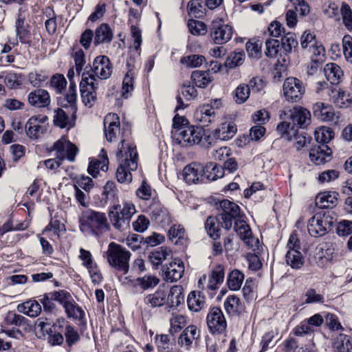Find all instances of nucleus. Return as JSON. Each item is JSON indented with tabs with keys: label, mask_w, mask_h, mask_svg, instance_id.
Wrapping results in <instances>:
<instances>
[{
	"label": "nucleus",
	"mask_w": 352,
	"mask_h": 352,
	"mask_svg": "<svg viewBox=\"0 0 352 352\" xmlns=\"http://www.w3.org/2000/svg\"><path fill=\"white\" fill-rule=\"evenodd\" d=\"M219 207L222 210L221 219L223 222V227L226 230H229L232 226V221L240 217L239 206L228 199L220 201Z\"/></svg>",
	"instance_id": "obj_10"
},
{
	"label": "nucleus",
	"mask_w": 352,
	"mask_h": 352,
	"mask_svg": "<svg viewBox=\"0 0 352 352\" xmlns=\"http://www.w3.org/2000/svg\"><path fill=\"white\" fill-rule=\"evenodd\" d=\"M343 53L346 60L352 64V36L346 34L342 38Z\"/></svg>",
	"instance_id": "obj_64"
},
{
	"label": "nucleus",
	"mask_w": 352,
	"mask_h": 352,
	"mask_svg": "<svg viewBox=\"0 0 352 352\" xmlns=\"http://www.w3.org/2000/svg\"><path fill=\"white\" fill-rule=\"evenodd\" d=\"M113 72L112 65L109 58L106 56H97L93 62L92 66L86 67L82 73H87L98 83V79L106 80L110 77Z\"/></svg>",
	"instance_id": "obj_5"
},
{
	"label": "nucleus",
	"mask_w": 352,
	"mask_h": 352,
	"mask_svg": "<svg viewBox=\"0 0 352 352\" xmlns=\"http://www.w3.org/2000/svg\"><path fill=\"white\" fill-rule=\"evenodd\" d=\"M287 141L293 142L294 146L299 151L305 147L307 142H309V139L305 135L304 133H300L296 129L294 134L291 137V140Z\"/></svg>",
	"instance_id": "obj_61"
},
{
	"label": "nucleus",
	"mask_w": 352,
	"mask_h": 352,
	"mask_svg": "<svg viewBox=\"0 0 352 352\" xmlns=\"http://www.w3.org/2000/svg\"><path fill=\"white\" fill-rule=\"evenodd\" d=\"M135 213L134 204L125 202L122 205L116 204L111 206L109 210V218L115 229L124 231L129 228L132 217Z\"/></svg>",
	"instance_id": "obj_2"
},
{
	"label": "nucleus",
	"mask_w": 352,
	"mask_h": 352,
	"mask_svg": "<svg viewBox=\"0 0 352 352\" xmlns=\"http://www.w3.org/2000/svg\"><path fill=\"white\" fill-rule=\"evenodd\" d=\"M50 87L55 90L57 94L62 93L66 88L67 80L63 75L56 74L50 79Z\"/></svg>",
	"instance_id": "obj_55"
},
{
	"label": "nucleus",
	"mask_w": 352,
	"mask_h": 352,
	"mask_svg": "<svg viewBox=\"0 0 352 352\" xmlns=\"http://www.w3.org/2000/svg\"><path fill=\"white\" fill-rule=\"evenodd\" d=\"M190 32L195 36H203L207 33V27L201 21L190 19L188 22Z\"/></svg>",
	"instance_id": "obj_56"
},
{
	"label": "nucleus",
	"mask_w": 352,
	"mask_h": 352,
	"mask_svg": "<svg viewBox=\"0 0 352 352\" xmlns=\"http://www.w3.org/2000/svg\"><path fill=\"white\" fill-rule=\"evenodd\" d=\"M200 337V331L197 327L195 325H190L186 327L184 331L179 336L178 339V343L182 347L186 349L190 348L193 343Z\"/></svg>",
	"instance_id": "obj_23"
},
{
	"label": "nucleus",
	"mask_w": 352,
	"mask_h": 352,
	"mask_svg": "<svg viewBox=\"0 0 352 352\" xmlns=\"http://www.w3.org/2000/svg\"><path fill=\"white\" fill-rule=\"evenodd\" d=\"M54 150L56 151V159L60 161L67 159L74 162L78 152L77 147L64 137L55 142Z\"/></svg>",
	"instance_id": "obj_14"
},
{
	"label": "nucleus",
	"mask_w": 352,
	"mask_h": 352,
	"mask_svg": "<svg viewBox=\"0 0 352 352\" xmlns=\"http://www.w3.org/2000/svg\"><path fill=\"white\" fill-rule=\"evenodd\" d=\"M136 169H131L128 165L119 164L116 170V178L120 183H130L132 181L131 171Z\"/></svg>",
	"instance_id": "obj_53"
},
{
	"label": "nucleus",
	"mask_w": 352,
	"mask_h": 352,
	"mask_svg": "<svg viewBox=\"0 0 352 352\" xmlns=\"http://www.w3.org/2000/svg\"><path fill=\"white\" fill-rule=\"evenodd\" d=\"M342 23L349 31L352 30V10L349 5L342 3L341 7Z\"/></svg>",
	"instance_id": "obj_63"
},
{
	"label": "nucleus",
	"mask_w": 352,
	"mask_h": 352,
	"mask_svg": "<svg viewBox=\"0 0 352 352\" xmlns=\"http://www.w3.org/2000/svg\"><path fill=\"white\" fill-rule=\"evenodd\" d=\"M324 73L327 80L331 84H338L343 76L340 67L334 63L327 64L324 68Z\"/></svg>",
	"instance_id": "obj_34"
},
{
	"label": "nucleus",
	"mask_w": 352,
	"mask_h": 352,
	"mask_svg": "<svg viewBox=\"0 0 352 352\" xmlns=\"http://www.w3.org/2000/svg\"><path fill=\"white\" fill-rule=\"evenodd\" d=\"M80 228L83 232L99 235L109 230L110 226L104 213L94 210H87L80 219Z\"/></svg>",
	"instance_id": "obj_1"
},
{
	"label": "nucleus",
	"mask_w": 352,
	"mask_h": 352,
	"mask_svg": "<svg viewBox=\"0 0 352 352\" xmlns=\"http://www.w3.org/2000/svg\"><path fill=\"white\" fill-rule=\"evenodd\" d=\"M338 193L326 191L319 193L316 197V204L320 208H331L336 206Z\"/></svg>",
	"instance_id": "obj_27"
},
{
	"label": "nucleus",
	"mask_w": 352,
	"mask_h": 352,
	"mask_svg": "<svg viewBox=\"0 0 352 352\" xmlns=\"http://www.w3.org/2000/svg\"><path fill=\"white\" fill-rule=\"evenodd\" d=\"M188 307L190 310L197 312L205 305V298L200 292H191L187 299Z\"/></svg>",
	"instance_id": "obj_42"
},
{
	"label": "nucleus",
	"mask_w": 352,
	"mask_h": 352,
	"mask_svg": "<svg viewBox=\"0 0 352 352\" xmlns=\"http://www.w3.org/2000/svg\"><path fill=\"white\" fill-rule=\"evenodd\" d=\"M191 80L200 88L206 87L212 80L209 72L196 70L192 73Z\"/></svg>",
	"instance_id": "obj_44"
},
{
	"label": "nucleus",
	"mask_w": 352,
	"mask_h": 352,
	"mask_svg": "<svg viewBox=\"0 0 352 352\" xmlns=\"http://www.w3.org/2000/svg\"><path fill=\"white\" fill-rule=\"evenodd\" d=\"M333 102L338 108H348L352 104V97L351 95L341 89H333L331 91Z\"/></svg>",
	"instance_id": "obj_32"
},
{
	"label": "nucleus",
	"mask_w": 352,
	"mask_h": 352,
	"mask_svg": "<svg viewBox=\"0 0 352 352\" xmlns=\"http://www.w3.org/2000/svg\"><path fill=\"white\" fill-rule=\"evenodd\" d=\"M234 221V230L246 246L253 251L258 250L259 241L258 239L253 236L250 226L247 222L242 219L241 217Z\"/></svg>",
	"instance_id": "obj_9"
},
{
	"label": "nucleus",
	"mask_w": 352,
	"mask_h": 352,
	"mask_svg": "<svg viewBox=\"0 0 352 352\" xmlns=\"http://www.w3.org/2000/svg\"><path fill=\"white\" fill-rule=\"evenodd\" d=\"M197 96V91L194 86L190 84L184 85L178 91L176 99L177 105L175 107V111H179L184 109L187 107L188 104H185L184 100L190 101L194 100Z\"/></svg>",
	"instance_id": "obj_21"
},
{
	"label": "nucleus",
	"mask_w": 352,
	"mask_h": 352,
	"mask_svg": "<svg viewBox=\"0 0 352 352\" xmlns=\"http://www.w3.org/2000/svg\"><path fill=\"white\" fill-rule=\"evenodd\" d=\"M204 166L197 162H192L186 166L183 170V177L189 184H197L202 181Z\"/></svg>",
	"instance_id": "obj_18"
},
{
	"label": "nucleus",
	"mask_w": 352,
	"mask_h": 352,
	"mask_svg": "<svg viewBox=\"0 0 352 352\" xmlns=\"http://www.w3.org/2000/svg\"><path fill=\"white\" fill-rule=\"evenodd\" d=\"M224 308L228 314H236L241 308L239 298L234 295L228 296L224 302Z\"/></svg>",
	"instance_id": "obj_52"
},
{
	"label": "nucleus",
	"mask_w": 352,
	"mask_h": 352,
	"mask_svg": "<svg viewBox=\"0 0 352 352\" xmlns=\"http://www.w3.org/2000/svg\"><path fill=\"white\" fill-rule=\"evenodd\" d=\"M54 123L60 128L69 129L74 125L73 117L70 118L62 109H57L54 111Z\"/></svg>",
	"instance_id": "obj_37"
},
{
	"label": "nucleus",
	"mask_w": 352,
	"mask_h": 352,
	"mask_svg": "<svg viewBox=\"0 0 352 352\" xmlns=\"http://www.w3.org/2000/svg\"><path fill=\"white\" fill-rule=\"evenodd\" d=\"M79 258L82 262V265L89 270L92 278H100V274L96 270V264L94 262L92 255L89 251L80 248Z\"/></svg>",
	"instance_id": "obj_33"
},
{
	"label": "nucleus",
	"mask_w": 352,
	"mask_h": 352,
	"mask_svg": "<svg viewBox=\"0 0 352 352\" xmlns=\"http://www.w3.org/2000/svg\"><path fill=\"white\" fill-rule=\"evenodd\" d=\"M207 324L212 333H221L227 327L226 318L219 307H212L207 315Z\"/></svg>",
	"instance_id": "obj_13"
},
{
	"label": "nucleus",
	"mask_w": 352,
	"mask_h": 352,
	"mask_svg": "<svg viewBox=\"0 0 352 352\" xmlns=\"http://www.w3.org/2000/svg\"><path fill=\"white\" fill-rule=\"evenodd\" d=\"M244 280V274L239 270L231 271L227 278V285L230 289L239 290Z\"/></svg>",
	"instance_id": "obj_45"
},
{
	"label": "nucleus",
	"mask_w": 352,
	"mask_h": 352,
	"mask_svg": "<svg viewBox=\"0 0 352 352\" xmlns=\"http://www.w3.org/2000/svg\"><path fill=\"white\" fill-rule=\"evenodd\" d=\"M205 229L213 240L216 241L221 236V225L217 217H208L205 222Z\"/></svg>",
	"instance_id": "obj_39"
},
{
	"label": "nucleus",
	"mask_w": 352,
	"mask_h": 352,
	"mask_svg": "<svg viewBox=\"0 0 352 352\" xmlns=\"http://www.w3.org/2000/svg\"><path fill=\"white\" fill-rule=\"evenodd\" d=\"M333 135L332 129L327 126L318 128L314 132L315 140L320 144L327 145L333 139Z\"/></svg>",
	"instance_id": "obj_48"
},
{
	"label": "nucleus",
	"mask_w": 352,
	"mask_h": 352,
	"mask_svg": "<svg viewBox=\"0 0 352 352\" xmlns=\"http://www.w3.org/2000/svg\"><path fill=\"white\" fill-rule=\"evenodd\" d=\"M205 6L200 0H191L187 6L188 14L195 18H201L206 13Z\"/></svg>",
	"instance_id": "obj_51"
},
{
	"label": "nucleus",
	"mask_w": 352,
	"mask_h": 352,
	"mask_svg": "<svg viewBox=\"0 0 352 352\" xmlns=\"http://www.w3.org/2000/svg\"><path fill=\"white\" fill-rule=\"evenodd\" d=\"M329 217L325 214L316 213L309 221L307 230L309 234L314 237L323 236L330 227Z\"/></svg>",
	"instance_id": "obj_12"
},
{
	"label": "nucleus",
	"mask_w": 352,
	"mask_h": 352,
	"mask_svg": "<svg viewBox=\"0 0 352 352\" xmlns=\"http://www.w3.org/2000/svg\"><path fill=\"white\" fill-rule=\"evenodd\" d=\"M314 115L323 121L333 120L335 112L333 107L324 102H318L313 105Z\"/></svg>",
	"instance_id": "obj_26"
},
{
	"label": "nucleus",
	"mask_w": 352,
	"mask_h": 352,
	"mask_svg": "<svg viewBox=\"0 0 352 352\" xmlns=\"http://www.w3.org/2000/svg\"><path fill=\"white\" fill-rule=\"evenodd\" d=\"M63 308L68 318L82 320L85 317L84 311L76 303L73 298Z\"/></svg>",
	"instance_id": "obj_49"
},
{
	"label": "nucleus",
	"mask_w": 352,
	"mask_h": 352,
	"mask_svg": "<svg viewBox=\"0 0 352 352\" xmlns=\"http://www.w3.org/2000/svg\"><path fill=\"white\" fill-rule=\"evenodd\" d=\"M287 264L292 269L300 270L304 265L305 259L302 253L298 250H288L285 255Z\"/></svg>",
	"instance_id": "obj_36"
},
{
	"label": "nucleus",
	"mask_w": 352,
	"mask_h": 352,
	"mask_svg": "<svg viewBox=\"0 0 352 352\" xmlns=\"http://www.w3.org/2000/svg\"><path fill=\"white\" fill-rule=\"evenodd\" d=\"M283 113L289 118L294 125L300 128H305L311 123V113L303 107H295L291 109L283 110Z\"/></svg>",
	"instance_id": "obj_15"
},
{
	"label": "nucleus",
	"mask_w": 352,
	"mask_h": 352,
	"mask_svg": "<svg viewBox=\"0 0 352 352\" xmlns=\"http://www.w3.org/2000/svg\"><path fill=\"white\" fill-rule=\"evenodd\" d=\"M52 292L45 293L38 296V300L43 305V311L47 313H52L54 311L56 305L54 303V299L51 298Z\"/></svg>",
	"instance_id": "obj_60"
},
{
	"label": "nucleus",
	"mask_w": 352,
	"mask_h": 352,
	"mask_svg": "<svg viewBox=\"0 0 352 352\" xmlns=\"http://www.w3.org/2000/svg\"><path fill=\"white\" fill-rule=\"evenodd\" d=\"M98 83L90 78L87 73L82 74V79L80 83V91L82 102L86 107L91 108L95 104L97 99L96 90Z\"/></svg>",
	"instance_id": "obj_7"
},
{
	"label": "nucleus",
	"mask_w": 352,
	"mask_h": 352,
	"mask_svg": "<svg viewBox=\"0 0 352 352\" xmlns=\"http://www.w3.org/2000/svg\"><path fill=\"white\" fill-rule=\"evenodd\" d=\"M17 310L30 317H36L41 311V306L37 300H29L17 306Z\"/></svg>",
	"instance_id": "obj_35"
},
{
	"label": "nucleus",
	"mask_w": 352,
	"mask_h": 352,
	"mask_svg": "<svg viewBox=\"0 0 352 352\" xmlns=\"http://www.w3.org/2000/svg\"><path fill=\"white\" fill-rule=\"evenodd\" d=\"M28 101L31 106L44 108L50 105L51 99L47 91L43 89H36L29 93Z\"/></svg>",
	"instance_id": "obj_20"
},
{
	"label": "nucleus",
	"mask_w": 352,
	"mask_h": 352,
	"mask_svg": "<svg viewBox=\"0 0 352 352\" xmlns=\"http://www.w3.org/2000/svg\"><path fill=\"white\" fill-rule=\"evenodd\" d=\"M106 255L107 261L112 267L124 274L128 273L131 256L129 251L115 242H111L108 245Z\"/></svg>",
	"instance_id": "obj_3"
},
{
	"label": "nucleus",
	"mask_w": 352,
	"mask_h": 352,
	"mask_svg": "<svg viewBox=\"0 0 352 352\" xmlns=\"http://www.w3.org/2000/svg\"><path fill=\"white\" fill-rule=\"evenodd\" d=\"M184 298L182 286L174 285L169 290L166 296V302L170 304V307H177L184 301Z\"/></svg>",
	"instance_id": "obj_46"
},
{
	"label": "nucleus",
	"mask_w": 352,
	"mask_h": 352,
	"mask_svg": "<svg viewBox=\"0 0 352 352\" xmlns=\"http://www.w3.org/2000/svg\"><path fill=\"white\" fill-rule=\"evenodd\" d=\"M170 252L168 248L162 246L151 252L148 258L153 265L158 266L170 255Z\"/></svg>",
	"instance_id": "obj_47"
},
{
	"label": "nucleus",
	"mask_w": 352,
	"mask_h": 352,
	"mask_svg": "<svg viewBox=\"0 0 352 352\" xmlns=\"http://www.w3.org/2000/svg\"><path fill=\"white\" fill-rule=\"evenodd\" d=\"M113 32L109 25L101 24L95 30L94 43L98 45L101 43H109L113 39Z\"/></svg>",
	"instance_id": "obj_29"
},
{
	"label": "nucleus",
	"mask_w": 352,
	"mask_h": 352,
	"mask_svg": "<svg viewBox=\"0 0 352 352\" xmlns=\"http://www.w3.org/2000/svg\"><path fill=\"white\" fill-rule=\"evenodd\" d=\"M48 118L43 115L33 116L26 122L25 131L28 136L31 138H37L46 131L44 124Z\"/></svg>",
	"instance_id": "obj_16"
},
{
	"label": "nucleus",
	"mask_w": 352,
	"mask_h": 352,
	"mask_svg": "<svg viewBox=\"0 0 352 352\" xmlns=\"http://www.w3.org/2000/svg\"><path fill=\"white\" fill-rule=\"evenodd\" d=\"M25 16L22 12H19L18 18L15 22V28L16 36L23 43H26L29 41V31L25 26Z\"/></svg>",
	"instance_id": "obj_41"
},
{
	"label": "nucleus",
	"mask_w": 352,
	"mask_h": 352,
	"mask_svg": "<svg viewBox=\"0 0 352 352\" xmlns=\"http://www.w3.org/2000/svg\"><path fill=\"white\" fill-rule=\"evenodd\" d=\"M250 94V87L245 84H241L234 91V100L237 104H243L249 98Z\"/></svg>",
	"instance_id": "obj_54"
},
{
	"label": "nucleus",
	"mask_w": 352,
	"mask_h": 352,
	"mask_svg": "<svg viewBox=\"0 0 352 352\" xmlns=\"http://www.w3.org/2000/svg\"><path fill=\"white\" fill-rule=\"evenodd\" d=\"M118 148L116 157L119 164L128 165L131 169H137L138 154L136 146L130 141L122 139Z\"/></svg>",
	"instance_id": "obj_6"
},
{
	"label": "nucleus",
	"mask_w": 352,
	"mask_h": 352,
	"mask_svg": "<svg viewBox=\"0 0 352 352\" xmlns=\"http://www.w3.org/2000/svg\"><path fill=\"white\" fill-rule=\"evenodd\" d=\"M236 126L232 122H223L214 131V137L221 140L231 139L236 133Z\"/></svg>",
	"instance_id": "obj_31"
},
{
	"label": "nucleus",
	"mask_w": 352,
	"mask_h": 352,
	"mask_svg": "<svg viewBox=\"0 0 352 352\" xmlns=\"http://www.w3.org/2000/svg\"><path fill=\"white\" fill-rule=\"evenodd\" d=\"M232 36V28L224 24L221 20H214L211 25L210 36L217 45H222L230 40Z\"/></svg>",
	"instance_id": "obj_11"
},
{
	"label": "nucleus",
	"mask_w": 352,
	"mask_h": 352,
	"mask_svg": "<svg viewBox=\"0 0 352 352\" xmlns=\"http://www.w3.org/2000/svg\"><path fill=\"white\" fill-rule=\"evenodd\" d=\"M331 150L327 145L320 144L309 151L310 160L316 165H320L331 159Z\"/></svg>",
	"instance_id": "obj_22"
},
{
	"label": "nucleus",
	"mask_w": 352,
	"mask_h": 352,
	"mask_svg": "<svg viewBox=\"0 0 352 352\" xmlns=\"http://www.w3.org/2000/svg\"><path fill=\"white\" fill-rule=\"evenodd\" d=\"M311 54L310 58L315 59L316 62L323 63L325 60V50L322 44L317 42L316 45L308 50Z\"/></svg>",
	"instance_id": "obj_58"
},
{
	"label": "nucleus",
	"mask_w": 352,
	"mask_h": 352,
	"mask_svg": "<svg viewBox=\"0 0 352 352\" xmlns=\"http://www.w3.org/2000/svg\"><path fill=\"white\" fill-rule=\"evenodd\" d=\"M126 65L129 67V69L123 79L122 88V96L124 97L125 98H128L131 96V92L134 89L133 82L135 74L133 69L132 68H130V63L129 61H127Z\"/></svg>",
	"instance_id": "obj_38"
},
{
	"label": "nucleus",
	"mask_w": 352,
	"mask_h": 352,
	"mask_svg": "<svg viewBox=\"0 0 352 352\" xmlns=\"http://www.w3.org/2000/svg\"><path fill=\"white\" fill-rule=\"evenodd\" d=\"M144 302L152 307H160L166 302V294L162 290H157L154 294L146 296Z\"/></svg>",
	"instance_id": "obj_50"
},
{
	"label": "nucleus",
	"mask_w": 352,
	"mask_h": 352,
	"mask_svg": "<svg viewBox=\"0 0 352 352\" xmlns=\"http://www.w3.org/2000/svg\"><path fill=\"white\" fill-rule=\"evenodd\" d=\"M333 347L336 352H352V337L339 333L335 336Z\"/></svg>",
	"instance_id": "obj_30"
},
{
	"label": "nucleus",
	"mask_w": 352,
	"mask_h": 352,
	"mask_svg": "<svg viewBox=\"0 0 352 352\" xmlns=\"http://www.w3.org/2000/svg\"><path fill=\"white\" fill-rule=\"evenodd\" d=\"M203 174L208 180L214 181L224 175V169L221 166L210 162L204 166Z\"/></svg>",
	"instance_id": "obj_40"
},
{
	"label": "nucleus",
	"mask_w": 352,
	"mask_h": 352,
	"mask_svg": "<svg viewBox=\"0 0 352 352\" xmlns=\"http://www.w3.org/2000/svg\"><path fill=\"white\" fill-rule=\"evenodd\" d=\"M306 304L324 303V296L316 292L315 289L309 288L305 293Z\"/></svg>",
	"instance_id": "obj_59"
},
{
	"label": "nucleus",
	"mask_w": 352,
	"mask_h": 352,
	"mask_svg": "<svg viewBox=\"0 0 352 352\" xmlns=\"http://www.w3.org/2000/svg\"><path fill=\"white\" fill-rule=\"evenodd\" d=\"M160 282L159 278L151 274L145 275L142 277L138 278L133 281L135 287H140L143 290L154 288Z\"/></svg>",
	"instance_id": "obj_43"
},
{
	"label": "nucleus",
	"mask_w": 352,
	"mask_h": 352,
	"mask_svg": "<svg viewBox=\"0 0 352 352\" xmlns=\"http://www.w3.org/2000/svg\"><path fill=\"white\" fill-rule=\"evenodd\" d=\"M164 279L167 282H176L183 276L184 265L182 261L175 259L170 262L164 270Z\"/></svg>",
	"instance_id": "obj_19"
},
{
	"label": "nucleus",
	"mask_w": 352,
	"mask_h": 352,
	"mask_svg": "<svg viewBox=\"0 0 352 352\" xmlns=\"http://www.w3.org/2000/svg\"><path fill=\"white\" fill-rule=\"evenodd\" d=\"M224 276V267L221 265L215 266L208 276L206 289L215 290L223 282Z\"/></svg>",
	"instance_id": "obj_28"
},
{
	"label": "nucleus",
	"mask_w": 352,
	"mask_h": 352,
	"mask_svg": "<svg viewBox=\"0 0 352 352\" xmlns=\"http://www.w3.org/2000/svg\"><path fill=\"white\" fill-rule=\"evenodd\" d=\"M283 90L284 97L287 101L298 102L305 93V87L298 78L289 77L284 81Z\"/></svg>",
	"instance_id": "obj_8"
},
{
	"label": "nucleus",
	"mask_w": 352,
	"mask_h": 352,
	"mask_svg": "<svg viewBox=\"0 0 352 352\" xmlns=\"http://www.w3.org/2000/svg\"><path fill=\"white\" fill-rule=\"evenodd\" d=\"M195 118L204 126H207L215 120V111L210 104L199 107L195 112Z\"/></svg>",
	"instance_id": "obj_25"
},
{
	"label": "nucleus",
	"mask_w": 352,
	"mask_h": 352,
	"mask_svg": "<svg viewBox=\"0 0 352 352\" xmlns=\"http://www.w3.org/2000/svg\"><path fill=\"white\" fill-rule=\"evenodd\" d=\"M100 159H94L90 161L88 173L94 177H96L100 170L107 171L108 170L109 159L104 149L101 150Z\"/></svg>",
	"instance_id": "obj_24"
},
{
	"label": "nucleus",
	"mask_w": 352,
	"mask_h": 352,
	"mask_svg": "<svg viewBox=\"0 0 352 352\" xmlns=\"http://www.w3.org/2000/svg\"><path fill=\"white\" fill-rule=\"evenodd\" d=\"M204 135V130L202 128L192 125L172 131L173 142L182 147H190L198 144Z\"/></svg>",
	"instance_id": "obj_4"
},
{
	"label": "nucleus",
	"mask_w": 352,
	"mask_h": 352,
	"mask_svg": "<svg viewBox=\"0 0 352 352\" xmlns=\"http://www.w3.org/2000/svg\"><path fill=\"white\" fill-rule=\"evenodd\" d=\"M204 61L205 57L198 54L185 56L180 60L182 64L186 65L187 67L191 68L200 67Z\"/></svg>",
	"instance_id": "obj_57"
},
{
	"label": "nucleus",
	"mask_w": 352,
	"mask_h": 352,
	"mask_svg": "<svg viewBox=\"0 0 352 352\" xmlns=\"http://www.w3.org/2000/svg\"><path fill=\"white\" fill-rule=\"evenodd\" d=\"M104 133L107 141L114 142L120 133V119L116 113L107 114L104 120Z\"/></svg>",
	"instance_id": "obj_17"
},
{
	"label": "nucleus",
	"mask_w": 352,
	"mask_h": 352,
	"mask_svg": "<svg viewBox=\"0 0 352 352\" xmlns=\"http://www.w3.org/2000/svg\"><path fill=\"white\" fill-rule=\"evenodd\" d=\"M276 130L282 138L288 140H291V137L294 134L296 129L294 126H291L290 123L283 121L278 124Z\"/></svg>",
	"instance_id": "obj_62"
}]
</instances>
